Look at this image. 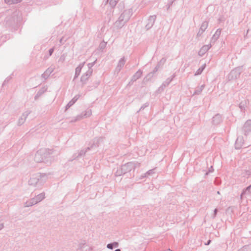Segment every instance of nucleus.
I'll return each mask as SVG.
<instances>
[{"label": "nucleus", "mask_w": 251, "mask_h": 251, "mask_svg": "<svg viewBox=\"0 0 251 251\" xmlns=\"http://www.w3.org/2000/svg\"><path fill=\"white\" fill-rule=\"evenodd\" d=\"M241 73V68H236L232 70L228 75L229 79H235L239 77Z\"/></svg>", "instance_id": "0eeeda50"}, {"label": "nucleus", "mask_w": 251, "mask_h": 251, "mask_svg": "<svg viewBox=\"0 0 251 251\" xmlns=\"http://www.w3.org/2000/svg\"><path fill=\"white\" fill-rule=\"evenodd\" d=\"M47 180V176L45 174L36 173L31 176L28 180V185L41 189Z\"/></svg>", "instance_id": "f257e3e1"}, {"label": "nucleus", "mask_w": 251, "mask_h": 251, "mask_svg": "<svg viewBox=\"0 0 251 251\" xmlns=\"http://www.w3.org/2000/svg\"><path fill=\"white\" fill-rule=\"evenodd\" d=\"M121 167L122 171H123L125 174L131 171L132 170H134L136 168L135 164L132 162H128Z\"/></svg>", "instance_id": "423d86ee"}, {"label": "nucleus", "mask_w": 251, "mask_h": 251, "mask_svg": "<svg viewBox=\"0 0 251 251\" xmlns=\"http://www.w3.org/2000/svg\"><path fill=\"white\" fill-rule=\"evenodd\" d=\"M115 251H121V250L119 249H118L115 250Z\"/></svg>", "instance_id": "603ef678"}, {"label": "nucleus", "mask_w": 251, "mask_h": 251, "mask_svg": "<svg viewBox=\"0 0 251 251\" xmlns=\"http://www.w3.org/2000/svg\"><path fill=\"white\" fill-rule=\"evenodd\" d=\"M241 131L245 135H247L249 132H251V120H248L245 123Z\"/></svg>", "instance_id": "6e6552de"}, {"label": "nucleus", "mask_w": 251, "mask_h": 251, "mask_svg": "<svg viewBox=\"0 0 251 251\" xmlns=\"http://www.w3.org/2000/svg\"><path fill=\"white\" fill-rule=\"evenodd\" d=\"M115 176H121L124 174H125L123 171H122V167H121L119 169H118L117 171L115 173Z\"/></svg>", "instance_id": "7c9ffc66"}, {"label": "nucleus", "mask_w": 251, "mask_h": 251, "mask_svg": "<svg viewBox=\"0 0 251 251\" xmlns=\"http://www.w3.org/2000/svg\"><path fill=\"white\" fill-rule=\"evenodd\" d=\"M108 0H107V1H108Z\"/></svg>", "instance_id": "bf43d9fd"}, {"label": "nucleus", "mask_w": 251, "mask_h": 251, "mask_svg": "<svg viewBox=\"0 0 251 251\" xmlns=\"http://www.w3.org/2000/svg\"><path fill=\"white\" fill-rule=\"evenodd\" d=\"M217 212H218V209H215L214 210V214H213V216L212 217L213 219L215 218V217L216 216V215H217Z\"/></svg>", "instance_id": "37998d69"}, {"label": "nucleus", "mask_w": 251, "mask_h": 251, "mask_svg": "<svg viewBox=\"0 0 251 251\" xmlns=\"http://www.w3.org/2000/svg\"><path fill=\"white\" fill-rule=\"evenodd\" d=\"M79 96L76 95L66 105V110L69 108L71 106H72L75 102L77 101V100L79 99Z\"/></svg>", "instance_id": "412c9836"}, {"label": "nucleus", "mask_w": 251, "mask_h": 251, "mask_svg": "<svg viewBox=\"0 0 251 251\" xmlns=\"http://www.w3.org/2000/svg\"><path fill=\"white\" fill-rule=\"evenodd\" d=\"M154 173V169H151L147 171L146 173H145L143 176L140 177V178H143L144 177H146L148 176H151Z\"/></svg>", "instance_id": "cd10ccee"}, {"label": "nucleus", "mask_w": 251, "mask_h": 251, "mask_svg": "<svg viewBox=\"0 0 251 251\" xmlns=\"http://www.w3.org/2000/svg\"><path fill=\"white\" fill-rule=\"evenodd\" d=\"M211 47V44L203 46L199 51V55L202 56Z\"/></svg>", "instance_id": "4468645a"}, {"label": "nucleus", "mask_w": 251, "mask_h": 251, "mask_svg": "<svg viewBox=\"0 0 251 251\" xmlns=\"http://www.w3.org/2000/svg\"><path fill=\"white\" fill-rule=\"evenodd\" d=\"M143 71L140 69L138 70L132 76L131 79V82H133L136 81L137 79H138L141 77Z\"/></svg>", "instance_id": "2eb2a0df"}, {"label": "nucleus", "mask_w": 251, "mask_h": 251, "mask_svg": "<svg viewBox=\"0 0 251 251\" xmlns=\"http://www.w3.org/2000/svg\"><path fill=\"white\" fill-rule=\"evenodd\" d=\"M35 204H36L35 201L33 199V198H32V199H30L29 200L27 201L26 202H25L24 203V207H30L32 205H34Z\"/></svg>", "instance_id": "b1692460"}, {"label": "nucleus", "mask_w": 251, "mask_h": 251, "mask_svg": "<svg viewBox=\"0 0 251 251\" xmlns=\"http://www.w3.org/2000/svg\"><path fill=\"white\" fill-rule=\"evenodd\" d=\"M51 151L47 149L38 150L35 154L34 160L37 163H49L50 160Z\"/></svg>", "instance_id": "f03ea898"}, {"label": "nucleus", "mask_w": 251, "mask_h": 251, "mask_svg": "<svg viewBox=\"0 0 251 251\" xmlns=\"http://www.w3.org/2000/svg\"><path fill=\"white\" fill-rule=\"evenodd\" d=\"M166 58H162L160 60V61L159 63H159V64H160V63H164V62H166Z\"/></svg>", "instance_id": "a18cd8bd"}, {"label": "nucleus", "mask_w": 251, "mask_h": 251, "mask_svg": "<svg viewBox=\"0 0 251 251\" xmlns=\"http://www.w3.org/2000/svg\"><path fill=\"white\" fill-rule=\"evenodd\" d=\"M8 38H9V36L1 35V34L0 33V46Z\"/></svg>", "instance_id": "bb28decb"}, {"label": "nucleus", "mask_w": 251, "mask_h": 251, "mask_svg": "<svg viewBox=\"0 0 251 251\" xmlns=\"http://www.w3.org/2000/svg\"><path fill=\"white\" fill-rule=\"evenodd\" d=\"M208 25V23L207 21H204L202 23L200 29L197 33V36L200 37L202 35L203 33L205 31V30L207 29Z\"/></svg>", "instance_id": "9b49d317"}, {"label": "nucleus", "mask_w": 251, "mask_h": 251, "mask_svg": "<svg viewBox=\"0 0 251 251\" xmlns=\"http://www.w3.org/2000/svg\"><path fill=\"white\" fill-rule=\"evenodd\" d=\"M149 102H146V103H144V104H143L141 106V107H140L139 110L137 111V112L138 113L140 111H141V110L144 109L146 107L149 106Z\"/></svg>", "instance_id": "e433bc0d"}, {"label": "nucleus", "mask_w": 251, "mask_h": 251, "mask_svg": "<svg viewBox=\"0 0 251 251\" xmlns=\"http://www.w3.org/2000/svg\"><path fill=\"white\" fill-rule=\"evenodd\" d=\"M206 67V64H203L200 68H199L195 72V75H198L201 74Z\"/></svg>", "instance_id": "a878e982"}, {"label": "nucleus", "mask_w": 251, "mask_h": 251, "mask_svg": "<svg viewBox=\"0 0 251 251\" xmlns=\"http://www.w3.org/2000/svg\"><path fill=\"white\" fill-rule=\"evenodd\" d=\"M86 246V243H79V245H78V250H80L82 251H83V248Z\"/></svg>", "instance_id": "c9c22d12"}, {"label": "nucleus", "mask_w": 251, "mask_h": 251, "mask_svg": "<svg viewBox=\"0 0 251 251\" xmlns=\"http://www.w3.org/2000/svg\"><path fill=\"white\" fill-rule=\"evenodd\" d=\"M7 78H6V79L4 80V83H5L6 82V81H7Z\"/></svg>", "instance_id": "864d4df0"}, {"label": "nucleus", "mask_w": 251, "mask_h": 251, "mask_svg": "<svg viewBox=\"0 0 251 251\" xmlns=\"http://www.w3.org/2000/svg\"><path fill=\"white\" fill-rule=\"evenodd\" d=\"M175 74H173L170 77L167 78L158 88L157 91L159 93L163 92L165 88L170 84L173 79L175 78Z\"/></svg>", "instance_id": "20e7f679"}, {"label": "nucleus", "mask_w": 251, "mask_h": 251, "mask_svg": "<svg viewBox=\"0 0 251 251\" xmlns=\"http://www.w3.org/2000/svg\"><path fill=\"white\" fill-rule=\"evenodd\" d=\"M92 73V71L91 70H88L86 73L83 74L80 78V81L82 83L83 85L86 83Z\"/></svg>", "instance_id": "9d476101"}, {"label": "nucleus", "mask_w": 251, "mask_h": 251, "mask_svg": "<svg viewBox=\"0 0 251 251\" xmlns=\"http://www.w3.org/2000/svg\"><path fill=\"white\" fill-rule=\"evenodd\" d=\"M244 144V140L243 137L241 136H239L235 143V148L236 149H240Z\"/></svg>", "instance_id": "f8f14e48"}, {"label": "nucleus", "mask_w": 251, "mask_h": 251, "mask_svg": "<svg viewBox=\"0 0 251 251\" xmlns=\"http://www.w3.org/2000/svg\"><path fill=\"white\" fill-rule=\"evenodd\" d=\"M100 140V139H98V140H97V142H98L99 141V140Z\"/></svg>", "instance_id": "5fc2aeb1"}, {"label": "nucleus", "mask_w": 251, "mask_h": 251, "mask_svg": "<svg viewBox=\"0 0 251 251\" xmlns=\"http://www.w3.org/2000/svg\"><path fill=\"white\" fill-rule=\"evenodd\" d=\"M134 163V162H133ZM136 167H139L140 166V163L138 162L135 163Z\"/></svg>", "instance_id": "de8ad7c7"}, {"label": "nucleus", "mask_w": 251, "mask_h": 251, "mask_svg": "<svg viewBox=\"0 0 251 251\" xmlns=\"http://www.w3.org/2000/svg\"><path fill=\"white\" fill-rule=\"evenodd\" d=\"M156 16L155 15L150 16L147 20L146 28L147 30L151 29L153 25L156 20Z\"/></svg>", "instance_id": "1a4fd4ad"}, {"label": "nucleus", "mask_w": 251, "mask_h": 251, "mask_svg": "<svg viewBox=\"0 0 251 251\" xmlns=\"http://www.w3.org/2000/svg\"><path fill=\"white\" fill-rule=\"evenodd\" d=\"M84 118L83 113H81V114L77 115L75 117L74 119L71 121L72 122H75L77 121L80 120L81 119Z\"/></svg>", "instance_id": "c85d7f7f"}, {"label": "nucleus", "mask_w": 251, "mask_h": 251, "mask_svg": "<svg viewBox=\"0 0 251 251\" xmlns=\"http://www.w3.org/2000/svg\"><path fill=\"white\" fill-rule=\"evenodd\" d=\"M221 33V29L219 28L216 31L215 34L213 35L211 38V42H215L219 37Z\"/></svg>", "instance_id": "5701e85b"}, {"label": "nucleus", "mask_w": 251, "mask_h": 251, "mask_svg": "<svg viewBox=\"0 0 251 251\" xmlns=\"http://www.w3.org/2000/svg\"><path fill=\"white\" fill-rule=\"evenodd\" d=\"M54 68L53 67H50L48 68L45 72L42 74L41 77L46 80L50 75L53 72Z\"/></svg>", "instance_id": "ddd939ff"}, {"label": "nucleus", "mask_w": 251, "mask_h": 251, "mask_svg": "<svg viewBox=\"0 0 251 251\" xmlns=\"http://www.w3.org/2000/svg\"><path fill=\"white\" fill-rule=\"evenodd\" d=\"M214 169L213 168L212 166H211L209 170V172H212L213 171Z\"/></svg>", "instance_id": "3c124183"}, {"label": "nucleus", "mask_w": 251, "mask_h": 251, "mask_svg": "<svg viewBox=\"0 0 251 251\" xmlns=\"http://www.w3.org/2000/svg\"><path fill=\"white\" fill-rule=\"evenodd\" d=\"M132 15L130 9L125 10L115 22L114 26L117 29L121 28L130 19Z\"/></svg>", "instance_id": "7ed1b4c3"}, {"label": "nucleus", "mask_w": 251, "mask_h": 251, "mask_svg": "<svg viewBox=\"0 0 251 251\" xmlns=\"http://www.w3.org/2000/svg\"><path fill=\"white\" fill-rule=\"evenodd\" d=\"M66 41V40H63V37H62V38L60 39L59 42H60V45H63L64 42Z\"/></svg>", "instance_id": "c03bdc74"}, {"label": "nucleus", "mask_w": 251, "mask_h": 251, "mask_svg": "<svg viewBox=\"0 0 251 251\" xmlns=\"http://www.w3.org/2000/svg\"><path fill=\"white\" fill-rule=\"evenodd\" d=\"M83 113L84 118H87L90 117L92 115V111L91 109H87Z\"/></svg>", "instance_id": "c756f323"}, {"label": "nucleus", "mask_w": 251, "mask_h": 251, "mask_svg": "<svg viewBox=\"0 0 251 251\" xmlns=\"http://www.w3.org/2000/svg\"><path fill=\"white\" fill-rule=\"evenodd\" d=\"M251 175V170L245 171V176H249Z\"/></svg>", "instance_id": "ea45409f"}, {"label": "nucleus", "mask_w": 251, "mask_h": 251, "mask_svg": "<svg viewBox=\"0 0 251 251\" xmlns=\"http://www.w3.org/2000/svg\"><path fill=\"white\" fill-rule=\"evenodd\" d=\"M90 150V148L89 147H88L87 148L86 150L85 151L84 150H81L79 152V154H78V156H82V155H85L86 152L87 151V150Z\"/></svg>", "instance_id": "4c0bfd02"}, {"label": "nucleus", "mask_w": 251, "mask_h": 251, "mask_svg": "<svg viewBox=\"0 0 251 251\" xmlns=\"http://www.w3.org/2000/svg\"><path fill=\"white\" fill-rule=\"evenodd\" d=\"M47 89L48 88L47 86H43V87H42L37 93L36 95L34 97V99L35 100L38 99V98L40 97H41L45 92H46L47 91Z\"/></svg>", "instance_id": "aec40b11"}, {"label": "nucleus", "mask_w": 251, "mask_h": 251, "mask_svg": "<svg viewBox=\"0 0 251 251\" xmlns=\"http://www.w3.org/2000/svg\"><path fill=\"white\" fill-rule=\"evenodd\" d=\"M31 111L29 110H27L24 111L22 115L19 117L17 121V126H21L23 125L25 122L27 117L31 113Z\"/></svg>", "instance_id": "39448f33"}, {"label": "nucleus", "mask_w": 251, "mask_h": 251, "mask_svg": "<svg viewBox=\"0 0 251 251\" xmlns=\"http://www.w3.org/2000/svg\"><path fill=\"white\" fill-rule=\"evenodd\" d=\"M222 121V118L221 115L218 114L215 115L212 119L213 124L218 125Z\"/></svg>", "instance_id": "6ab92c4d"}, {"label": "nucleus", "mask_w": 251, "mask_h": 251, "mask_svg": "<svg viewBox=\"0 0 251 251\" xmlns=\"http://www.w3.org/2000/svg\"><path fill=\"white\" fill-rule=\"evenodd\" d=\"M240 107L241 109H242V107H243V106H240Z\"/></svg>", "instance_id": "6e6d98bb"}, {"label": "nucleus", "mask_w": 251, "mask_h": 251, "mask_svg": "<svg viewBox=\"0 0 251 251\" xmlns=\"http://www.w3.org/2000/svg\"><path fill=\"white\" fill-rule=\"evenodd\" d=\"M107 43L104 41L101 42L99 46V48L100 50H102L106 47Z\"/></svg>", "instance_id": "f704fd0d"}, {"label": "nucleus", "mask_w": 251, "mask_h": 251, "mask_svg": "<svg viewBox=\"0 0 251 251\" xmlns=\"http://www.w3.org/2000/svg\"><path fill=\"white\" fill-rule=\"evenodd\" d=\"M54 51V48H51L49 50V55L51 56L53 52Z\"/></svg>", "instance_id": "79ce46f5"}, {"label": "nucleus", "mask_w": 251, "mask_h": 251, "mask_svg": "<svg viewBox=\"0 0 251 251\" xmlns=\"http://www.w3.org/2000/svg\"><path fill=\"white\" fill-rule=\"evenodd\" d=\"M211 241L210 240H209L206 243H205V245H208L210 244Z\"/></svg>", "instance_id": "8fccbe9b"}, {"label": "nucleus", "mask_w": 251, "mask_h": 251, "mask_svg": "<svg viewBox=\"0 0 251 251\" xmlns=\"http://www.w3.org/2000/svg\"><path fill=\"white\" fill-rule=\"evenodd\" d=\"M85 62L79 64V65L75 68V75L74 78V80L76 79L80 75L81 70L84 66Z\"/></svg>", "instance_id": "dca6fc26"}, {"label": "nucleus", "mask_w": 251, "mask_h": 251, "mask_svg": "<svg viewBox=\"0 0 251 251\" xmlns=\"http://www.w3.org/2000/svg\"><path fill=\"white\" fill-rule=\"evenodd\" d=\"M4 227L3 224H0V230H1L2 229H3Z\"/></svg>", "instance_id": "09e8293b"}, {"label": "nucleus", "mask_w": 251, "mask_h": 251, "mask_svg": "<svg viewBox=\"0 0 251 251\" xmlns=\"http://www.w3.org/2000/svg\"><path fill=\"white\" fill-rule=\"evenodd\" d=\"M33 198L36 204H37L45 198V193L44 192L41 193Z\"/></svg>", "instance_id": "a211bd4d"}, {"label": "nucleus", "mask_w": 251, "mask_h": 251, "mask_svg": "<svg viewBox=\"0 0 251 251\" xmlns=\"http://www.w3.org/2000/svg\"><path fill=\"white\" fill-rule=\"evenodd\" d=\"M159 67H160V64L159 63H158V64L156 66V67L153 70L151 73L153 74L155 73L158 70V69Z\"/></svg>", "instance_id": "58836bf2"}, {"label": "nucleus", "mask_w": 251, "mask_h": 251, "mask_svg": "<svg viewBox=\"0 0 251 251\" xmlns=\"http://www.w3.org/2000/svg\"><path fill=\"white\" fill-rule=\"evenodd\" d=\"M95 147L98 146V145H94Z\"/></svg>", "instance_id": "4d7b16f0"}, {"label": "nucleus", "mask_w": 251, "mask_h": 251, "mask_svg": "<svg viewBox=\"0 0 251 251\" xmlns=\"http://www.w3.org/2000/svg\"><path fill=\"white\" fill-rule=\"evenodd\" d=\"M5 2L9 4L13 3H17L21 2L22 0H4Z\"/></svg>", "instance_id": "2f4dec72"}, {"label": "nucleus", "mask_w": 251, "mask_h": 251, "mask_svg": "<svg viewBox=\"0 0 251 251\" xmlns=\"http://www.w3.org/2000/svg\"><path fill=\"white\" fill-rule=\"evenodd\" d=\"M114 245V248H117L118 247V243L117 242H113L112 243Z\"/></svg>", "instance_id": "49530a36"}, {"label": "nucleus", "mask_w": 251, "mask_h": 251, "mask_svg": "<svg viewBox=\"0 0 251 251\" xmlns=\"http://www.w3.org/2000/svg\"><path fill=\"white\" fill-rule=\"evenodd\" d=\"M204 87H205V85L204 84H203V85H201L200 87H197L196 89L193 94L194 95H200L201 93V92L202 91Z\"/></svg>", "instance_id": "393cba45"}, {"label": "nucleus", "mask_w": 251, "mask_h": 251, "mask_svg": "<svg viewBox=\"0 0 251 251\" xmlns=\"http://www.w3.org/2000/svg\"><path fill=\"white\" fill-rule=\"evenodd\" d=\"M96 61H97V59H96L94 62H93L92 63H89L87 64L88 70H91L93 71V69L92 68L95 64V63H96Z\"/></svg>", "instance_id": "72a5a7b5"}, {"label": "nucleus", "mask_w": 251, "mask_h": 251, "mask_svg": "<svg viewBox=\"0 0 251 251\" xmlns=\"http://www.w3.org/2000/svg\"><path fill=\"white\" fill-rule=\"evenodd\" d=\"M107 248L109 249L112 250L114 248L113 243H109L107 245Z\"/></svg>", "instance_id": "a19ab883"}, {"label": "nucleus", "mask_w": 251, "mask_h": 251, "mask_svg": "<svg viewBox=\"0 0 251 251\" xmlns=\"http://www.w3.org/2000/svg\"><path fill=\"white\" fill-rule=\"evenodd\" d=\"M118 1L119 0H110L109 4L111 7H114L116 5Z\"/></svg>", "instance_id": "473e14b6"}, {"label": "nucleus", "mask_w": 251, "mask_h": 251, "mask_svg": "<svg viewBox=\"0 0 251 251\" xmlns=\"http://www.w3.org/2000/svg\"><path fill=\"white\" fill-rule=\"evenodd\" d=\"M217 193H218V194H220L219 191H218V192H217Z\"/></svg>", "instance_id": "13d9d810"}, {"label": "nucleus", "mask_w": 251, "mask_h": 251, "mask_svg": "<svg viewBox=\"0 0 251 251\" xmlns=\"http://www.w3.org/2000/svg\"><path fill=\"white\" fill-rule=\"evenodd\" d=\"M126 61V60L125 57L121 58L118 61V65L116 67V70L120 72L125 65Z\"/></svg>", "instance_id": "f3484780"}, {"label": "nucleus", "mask_w": 251, "mask_h": 251, "mask_svg": "<svg viewBox=\"0 0 251 251\" xmlns=\"http://www.w3.org/2000/svg\"><path fill=\"white\" fill-rule=\"evenodd\" d=\"M251 194V184L250 185H249V186H248L247 187H246L245 189H244L242 191V192L240 195V199H242L243 196L245 195Z\"/></svg>", "instance_id": "4be33fe9"}]
</instances>
